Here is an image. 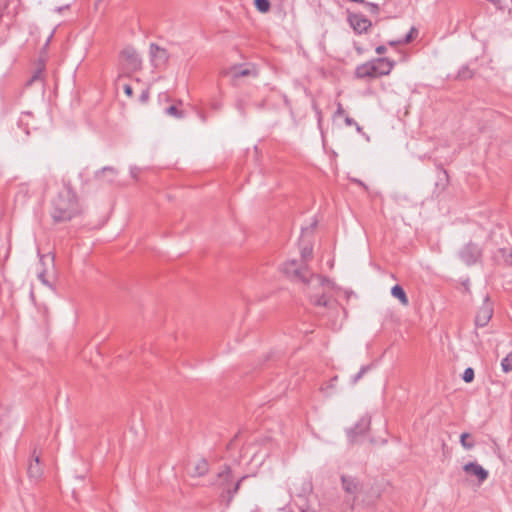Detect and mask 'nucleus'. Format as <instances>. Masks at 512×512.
Masks as SVG:
<instances>
[{"label":"nucleus","instance_id":"nucleus-1","mask_svg":"<svg viewBox=\"0 0 512 512\" xmlns=\"http://www.w3.org/2000/svg\"><path fill=\"white\" fill-rule=\"evenodd\" d=\"M282 272L291 280L305 283L311 289L310 301L314 306L338 312L339 303L330 296L334 283L321 275L312 274L306 263L291 260L282 265Z\"/></svg>","mask_w":512,"mask_h":512},{"label":"nucleus","instance_id":"nucleus-2","mask_svg":"<svg viewBox=\"0 0 512 512\" xmlns=\"http://www.w3.org/2000/svg\"><path fill=\"white\" fill-rule=\"evenodd\" d=\"M51 217L55 223L67 222L81 213L76 193L65 183L51 202Z\"/></svg>","mask_w":512,"mask_h":512},{"label":"nucleus","instance_id":"nucleus-3","mask_svg":"<svg viewBox=\"0 0 512 512\" xmlns=\"http://www.w3.org/2000/svg\"><path fill=\"white\" fill-rule=\"evenodd\" d=\"M506 230L502 226H497L491 231L486 242L487 249L492 253V257L496 262H503L512 266V248L506 246L505 238Z\"/></svg>","mask_w":512,"mask_h":512},{"label":"nucleus","instance_id":"nucleus-4","mask_svg":"<svg viewBox=\"0 0 512 512\" xmlns=\"http://www.w3.org/2000/svg\"><path fill=\"white\" fill-rule=\"evenodd\" d=\"M393 68V63L387 58H377L370 62L359 65L355 70L357 78H376L387 75Z\"/></svg>","mask_w":512,"mask_h":512},{"label":"nucleus","instance_id":"nucleus-5","mask_svg":"<svg viewBox=\"0 0 512 512\" xmlns=\"http://www.w3.org/2000/svg\"><path fill=\"white\" fill-rule=\"evenodd\" d=\"M288 490L292 505L303 507L308 504L307 496L312 492V484L306 478H294L290 481Z\"/></svg>","mask_w":512,"mask_h":512},{"label":"nucleus","instance_id":"nucleus-6","mask_svg":"<svg viewBox=\"0 0 512 512\" xmlns=\"http://www.w3.org/2000/svg\"><path fill=\"white\" fill-rule=\"evenodd\" d=\"M150 61L154 68L159 69L164 67L169 60V53L166 49L158 46L155 43L150 44Z\"/></svg>","mask_w":512,"mask_h":512},{"label":"nucleus","instance_id":"nucleus-7","mask_svg":"<svg viewBox=\"0 0 512 512\" xmlns=\"http://www.w3.org/2000/svg\"><path fill=\"white\" fill-rule=\"evenodd\" d=\"M348 22L353 30L358 34L367 32L372 26V22L360 13H350L348 15Z\"/></svg>","mask_w":512,"mask_h":512},{"label":"nucleus","instance_id":"nucleus-8","mask_svg":"<svg viewBox=\"0 0 512 512\" xmlns=\"http://www.w3.org/2000/svg\"><path fill=\"white\" fill-rule=\"evenodd\" d=\"M341 481L344 491L352 495L354 501H357L363 492V485L357 479L345 475L341 477Z\"/></svg>","mask_w":512,"mask_h":512},{"label":"nucleus","instance_id":"nucleus-9","mask_svg":"<svg viewBox=\"0 0 512 512\" xmlns=\"http://www.w3.org/2000/svg\"><path fill=\"white\" fill-rule=\"evenodd\" d=\"M209 471V464L205 458H199L189 463V474L192 477H202Z\"/></svg>","mask_w":512,"mask_h":512},{"label":"nucleus","instance_id":"nucleus-10","mask_svg":"<svg viewBox=\"0 0 512 512\" xmlns=\"http://www.w3.org/2000/svg\"><path fill=\"white\" fill-rule=\"evenodd\" d=\"M121 56L128 62L129 67L137 70L141 66V59L133 47H126L122 50Z\"/></svg>","mask_w":512,"mask_h":512},{"label":"nucleus","instance_id":"nucleus-11","mask_svg":"<svg viewBox=\"0 0 512 512\" xmlns=\"http://www.w3.org/2000/svg\"><path fill=\"white\" fill-rule=\"evenodd\" d=\"M370 426V419L367 417L361 418L354 428L348 432V437L351 442H356L357 437L363 435Z\"/></svg>","mask_w":512,"mask_h":512},{"label":"nucleus","instance_id":"nucleus-12","mask_svg":"<svg viewBox=\"0 0 512 512\" xmlns=\"http://www.w3.org/2000/svg\"><path fill=\"white\" fill-rule=\"evenodd\" d=\"M229 74L233 79H238L240 77H246V76H256L257 72L253 68L249 67H242V66H234L230 69Z\"/></svg>","mask_w":512,"mask_h":512},{"label":"nucleus","instance_id":"nucleus-13","mask_svg":"<svg viewBox=\"0 0 512 512\" xmlns=\"http://www.w3.org/2000/svg\"><path fill=\"white\" fill-rule=\"evenodd\" d=\"M27 473L31 479H39L43 473L42 468L40 466L39 456H35L34 460L30 462Z\"/></svg>","mask_w":512,"mask_h":512},{"label":"nucleus","instance_id":"nucleus-14","mask_svg":"<svg viewBox=\"0 0 512 512\" xmlns=\"http://www.w3.org/2000/svg\"><path fill=\"white\" fill-rule=\"evenodd\" d=\"M438 174H437V181L435 183V187L436 189H438L439 191H444L448 184H449V175L447 173V171L445 169H443L442 167H438Z\"/></svg>","mask_w":512,"mask_h":512},{"label":"nucleus","instance_id":"nucleus-15","mask_svg":"<svg viewBox=\"0 0 512 512\" xmlns=\"http://www.w3.org/2000/svg\"><path fill=\"white\" fill-rule=\"evenodd\" d=\"M494 309L493 304L488 296L485 297L484 302L482 303V326H484L493 316Z\"/></svg>","mask_w":512,"mask_h":512},{"label":"nucleus","instance_id":"nucleus-16","mask_svg":"<svg viewBox=\"0 0 512 512\" xmlns=\"http://www.w3.org/2000/svg\"><path fill=\"white\" fill-rule=\"evenodd\" d=\"M460 257L464 263L467 265L474 264L476 262V256L474 253V248L470 245L465 246L461 252Z\"/></svg>","mask_w":512,"mask_h":512},{"label":"nucleus","instance_id":"nucleus-17","mask_svg":"<svg viewBox=\"0 0 512 512\" xmlns=\"http://www.w3.org/2000/svg\"><path fill=\"white\" fill-rule=\"evenodd\" d=\"M117 174V170L114 167L106 166L95 173V178L100 179L101 176L107 175V182L112 183L115 180Z\"/></svg>","mask_w":512,"mask_h":512},{"label":"nucleus","instance_id":"nucleus-18","mask_svg":"<svg viewBox=\"0 0 512 512\" xmlns=\"http://www.w3.org/2000/svg\"><path fill=\"white\" fill-rule=\"evenodd\" d=\"M391 294L393 297L397 298L400 303L404 306H407L409 303L408 297L406 295V292L400 285H395L391 289Z\"/></svg>","mask_w":512,"mask_h":512},{"label":"nucleus","instance_id":"nucleus-19","mask_svg":"<svg viewBox=\"0 0 512 512\" xmlns=\"http://www.w3.org/2000/svg\"><path fill=\"white\" fill-rule=\"evenodd\" d=\"M460 443L464 449L471 450L476 446V439L472 434L464 432L460 435Z\"/></svg>","mask_w":512,"mask_h":512},{"label":"nucleus","instance_id":"nucleus-20","mask_svg":"<svg viewBox=\"0 0 512 512\" xmlns=\"http://www.w3.org/2000/svg\"><path fill=\"white\" fill-rule=\"evenodd\" d=\"M245 479V476L244 477H241L235 484L234 486L231 488V487H227L225 488L224 492H223V495L222 497L223 498H227V503H230L234 497V495L238 492L239 490V487H240V484H241V481Z\"/></svg>","mask_w":512,"mask_h":512},{"label":"nucleus","instance_id":"nucleus-21","mask_svg":"<svg viewBox=\"0 0 512 512\" xmlns=\"http://www.w3.org/2000/svg\"><path fill=\"white\" fill-rule=\"evenodd\" d=\"M466 475L476 476L480 480V464L477 462H470L463 466Z\"/></svg>","mask_w":512,"mask_h":512},{"label":"nucleus","instance_id":"nucleus-22","mask_svg":"<svg viewBox=\"0 0 512 512\" xmlns=\"http://www.w3.org/2000/svg\"><path fill=\"white\" fill-rule=\"evenodd\" d=\"M248 99H249L248 94L241 95L236 99L235 107L241 115H245V110H246Z\"/></svg>","mask_w":512,"mask_h":512},{"label":"nucleus","instance_id":"nucleus-23","mask_svg":"<svg viewBox=\"0 0 512 512\" xmlns=\"http://www.w3.org/2000/svg\"><path fill=\"white\" fill-rule=\"evenodd\" d=\"M372 367V364L362 366L359 372L351 378V384L355 385L368 371L372 369Z\"/></svg>","mask_w":512,"mask_h":512},{"label":"nucleus","instance_id":"nucleus-24","mask_svg":"<svg viewBox=\"0 0 512 512\" xmlns=\"http://www.w3.org/2000/svg\"><path fill=\"white\" fill-rule=\"evenodd\" d=\"M254 5L261 13H267L271 7L269 0H254Z\"/></svg>","mask_w":512,"mask_h":512},{"label":"nucleus","instance_id":"nucleus-25","mask_svg":"<svg viewBox=\"0 0 512 512\" xmlns=\"http://www.w3.org/2000/svg\"><path fill=\"white\" fill-rule=\"evenodd\" d=\"M416 35H417V30H416V28L412 27L410 29L409 33L402 40L397 41V42H390V45L407 44V43L411 42Z\"/></svg>","mask_w":512,"mask_h":512},{"label":"nucleus","instance_id":"nucleus-26","mask_svg":"<svg viewBox=\"0 0 512 512\" xmlns=\"http://www.w3.org/2000/svg\"><path fill=\"white\" fill-rule=\"evenodd\" d=\"M501 367H502V370L505 373H508V372L512 371V351L509 354H507L506 357H504L502 359Z\"/></svg>","mask_w":512,"mask_h":512},{"label":"nucleus","instance_id":"nucleus-27","mask_svg":"<svg viewBox=\"0 0 512 512\" xmlns=\"http://www.w3.org/2000/svg\"><path fill=\"white\" fill-rule=\"evenodd\" d=\"M165 113L169 116H172L177 119H181L184 116V113L182 110H179L176 106L172 105L165 109Z\"/></svg>","mask_w":512,"mask_h":512},{"label":"nucleus","instance_id":"nucleus-28","mask_svg":"<svg viewBox=\"0 0 512 512\" xmlns=\"http://www.w3.org/2000/svg\"><path fill=\"white\" fill-rule=\"evenodd\" d=\"M312 246L305 245L301 248V262L306 263V261L312 256Z\"/></svg>","mask_w":512,"mask_h":512},{"label":"nucleus","instance_id":"nucleus-29","mask_svg":"<svg viewBox=\"0 0 512 512\" xmlns=\"http://www.w3.org/2000/svg\"><path fill=\"white\" fill-rule=\"evenodd\" d=\"M472 76H473V72L467 66H463L458 72L459 79L466 80V79L471 78Z\"/></svg>","mask_w":512,"mask_h":512},{"label":"nucleus","instance_id":"nucleus-30","mask_svg":"<svg viewBox=\"0 0 512 512\" xmlns=\"http://www.w3.org/2000/svg\"><path fill=\"white\" fill-rule=\"evenodd\" d=\"M474 376H475V373H474V370L473 368L471 367H468L465 369L463 375H462V379L466 382V383H470L473 381L474 379Z\"/></svg>","mask_w":512,"mask_h":512},{"label":"nucleus","instance_id":"nucleus-31","mask_svg":"<svg viewBox=\"0 0 512 512\" xmlns=\"http://www.w3.org/2000/svg\"><path fill=\"white\" fill-rule=\"evenodd\" d=\"M218 477L223 481V483L225 482H229L231 480V470L229 467H226L225 470H223L222 472H220L218 474Z\"/></svg>","mask_w":512,"mask_h":512},{"label":"nucleus","instance_id":"nucleus-32","mask_svg":"<svg viewBox=\"0 0 512 512\" xmlns=\"http://www.w3.org/2000/svg\"><path fill=\"white\" fill-rule=\"evenodd\" d=\"M317 225V220H313V222L310 224V226L308 227H305V228H302V236L306 235V234H311L314 230V228L316 227Z\"/></svg>","mask_w":512,"mask_h":512},{"label":"nucleus","instance_id":"nucleus-33","mask_svg":"<svg viewBox=\"0 0 512 512\" xmlns=\"http://www.w3.org/2000/svg\"><path fill=\"white\" fill-rule=\"evenodd\" d=\"M292 512H317L315 509H312L308 504L305 506H296L295 509L292 510Z\"/></svg>","mask_w":512,"mask_h":512},{"label":"nucleus","instance_id":"nucleus-34","mask_svg":"<svg viewBox=\"0 0 512 512\" xmlns=\"http://www.w3.org/2000/svg\"><path fill=\"white\" fill-rule=\"evenodd\" d=\"M38 279H39V280H40L44 285L48 286L49 288H52L51 283H50V282L46 279V277H45V272H44V271H43V272H40V273L38 274Z\"/></svg>","mask_w":512,"mask_h":512},{"label":"nucleus","instance_id":"nucleus-35","mask_svg":"<svg viewBox=\"0 0 512 512\" xmlns=\"http://www.w3.org/2000/svg\"><path fill=\"white\" fill-rule=\"evenodd\" d=\"M344 114H345V111H344V109H343L342 104H341V103H338V104H337V109H336V111H335L334 116H335V117H342V116H344Z\"/></svg>","mask_w":512,"mask_h":512},{"label":"nucleus","instance_id":"nucleus-36","mask_svg":"<svg viewBox=\"0 0 512 512\" xmlns=\"http://www.w3.org/2000/svg\"><path fill=\"white\" fill-rule=\"evenodd\" d=\"M366 6L368 7L369 11L371 13H378V10H379V7L377 4H374V3H366Z\"/></svg>","mask_w":512,"mask_h":512},{"label":"nucleus","instance_id":"nucleus-37","mask_svg":"<svg viewBox=\"0 0 512 512\" xmlns=\"http://www.w3.org/2000/svg\"><path fill=\"white\" fill-rule=\"evenodd\" d=\"M123 89H124V93H125L128 97H132V95H133V89H132V87H131L129 84L124 85Z\"/></svg>","mask_w":512,"mask_h":512},{"label":"nucleus","instance_id":"nucleus-38","mask_svg":"<svg viewBox=\"0 0 512 512\" xmlns=\"http://www.w3.org/2000/svg\"><path fill=\"white\" fill-rule=\"evenodd\" d=\"M148 98H149V91L148 90H143L141 95H140V101L145 103V102H147Z\"/></svg>","mask_w":512,"mask_h":512},{"label":"nucleus","instance_id":"nucleus-39","mask_svg":"<svg viewBox=\"0 0 512 512\" xmlns=\"http://www.w3.org/2000/svg\"><path fill=\"white\" fill-rule=\"evenodd\" d=\"M344 121H345V124L347 126H355V125H357V122L353 118H351L349 116H345Z\"/></svg>","mask_w":512,"mask_h":512},{"label":"nucleus","instance_id":"nucleus-40","mask_svg":"<svg viewBox=\"0 0 512 512\" xmlns=\"http://www.w3.org/2000/svg\"><path fill=\"white\" fill-rule=\"evenodd\" d=\"M385 52H386V47H385V46L380 45V46H378V47L376 48V53H377V54H383V53H385Z\"/></svg>","mask_w":512,"mask_h":512},{"label":"nucleus","instance_id":"nucleus-41","mask_svg":"<svg viewBox=\"0 0 512 512\" xmlns=\"http://www.w3.org/2000/svg\"><path fill=\"white\" fill-rule=\"evenodd\" d=\"M355 128H356V131L359 133V134H362V135H365L364 131H363V128L357 123V125H355Z\"/></svg>","mask_w":512,"mask_h":512},{"label":"nucleus","instance_id":"nucleus-42","mask_svg":"<svg viewBox=\"0 0 512 512\" xmlns=\"http://www.w3.org/2000/svg\"><path fill=\"white\" fill-rule=\"evenodd\" d=\"M39 74H40V72H37L36 74H34L32 76V78L30 79L29 84L36 81L39 78Z\"/></svg>","mask_w":512,"mask_h":512},{"label":"nucleus","instance_id":"nucleus-43","mask_svg":"<svg viewBox=\"0 0 512 512\" xmlns=\"http://www.w3.org/2000/svg\"><path fill=\"white\" fill-rule=\"evenodd\" d=\"M488 477V471L482 468V482Z\"/></svg>","mask_w":512,"mask_h":512},{"label":"nucleus","instance_id":"nucleus-44","mask_svg":"<svg viewBox=\"0 0 512 512\" xmlns=\"http://www.w3.org/2000/svg\"><path fill=\"white\" fill-rule=\"evenodd\" d=\"M350 2H355V3H364V0H349Z\"/></svg>","mask_w":512,"mask_h":512},{"label":"nucleus","instance_id":"nucleus-45","mask_svg":"<svg viewBox=\"0 0 512 512\" xmlns=\"http://www.w3.org/2000/svg\"><path fill=\"white\" fill-rule=\"evenodd\" d=\"M475 325L478 326L479 325V318L478 316L475 317Z\"/></svg>","mask_w":512,"mask_h":512},{"label":"nucleus","instance_id":"nucleus-46","mask_svg":"<svg viewBox=\"0 0 512 512\" xmlns=\"http://www.w3.org/2000/svg\"><path fill=\"white\" fill-rule=\"evenodd\" d=\"M131 173H132L133 177H135L136 171H134V169L131 170Z\"/></svg>","mask_w":512,"mask_h":512},{"label":"nucleus","instance_id":"nucleus-47","mask_svg":"<svg viewBox=\"0 0 512 512\" xmlns=\"http://www.w3.org/2000/svg\"><path fill=\"white\" fill-rule=\"evenodd\" d=\"M131 173H132L133 177H135L136 171H134V169L131 170Z\"/></svg>","mask_w":512,"mask_h":512},{"label":"nucleus","instance_id":"nucleus-48","mask_svg":"<svg viewBox=\"0 0 512 512\" xmlns=\"http://www.w3.org/2000/svg\"><path fill=\"white\" fill-rule=\"evenodd\" d=\"M52 35H53V34H51V35L48 37V39H47V43H49V41L51 40Z\"/></svg>","mask_w":512,"mask_h":512},{"label":"nucleus","instance_id":"nucleus-49","mask_svg":"<svg viewBox=\"0 0 512 512\" xmlns=\"http://www.w3.org/2000/svg\"><path fill=\"white\" fill-rule=\"evenodd\" d=\"M57 10H58L59 12H60V11H63V7H59Z\"/></svg>","mask_w":512,"mask_h":512},{"label":"nucleus","instance_id":"nucleus-50","mask_svg":"<svg viewBox=\"0 0 512 512\" xmlns=\"http://www.w3.org/2000/svg\"><path fill=\"white\" fill-rule=\"evenodd\" d=\"M357 183H359L360 185L364 186V184L362 183V181H357Z\"/></svg>","mask_w":512,"mask_h":512}]
</instances>
